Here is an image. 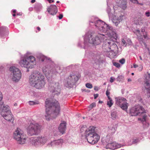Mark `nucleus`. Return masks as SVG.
Segmentation results:
<instances>
[{
    "label": "nucleus",
    "instance_id": "1",
    "mask_svg": "<svg viewBox=\"0 0 150 150\" xmlns=\"http://www.w3.org/2000/svg\"><path fill=\"white\" fill-rule=\"evenodd\" d=\"M46 114L45 117L47 120L50 119L55 118L60 110L59 105L58 101L55 99H47L45 102Z\"/></svg>",
    "mask_w": 150,
    "mask_h": 150
},
{
    "label": "nucleus",
    "instance_id": "2",
    "mask_svg": "<svg viewBox=\"0 0 150 150\" xmlns=\"http://www.w3.org/2000/svg\"><path fill=\"white\" fill-rule=\"evenodd\" d=\"M29 81L31 86L38 89L43 88L45 84L44 76L37 71H34L29 76Z\"/></svg>",
    "mask_w": 150,
    "mask_h": 150
},
{
    "label": "nucleus",
    "instance_id": "3",
    "mask_svg": "<svg viewBox=\"0 0 150 150\" xmlns=\"http://www.w3.org/2000/svg\"><path fill=\"white\" fill-rule=\"evenodd\" d=\"M80 130L81 133L85 132L84 134H85L86 138L89 143L93 144L98 141L100 137L95 132L94 129L91 127L87 129L86 126L84 125L81 127Z\"/></svg>",
    "mask_w": 150,
    "mask_h": 150
},
{
    "label": "nucleus",
    "instance_id": "4",
    "mask_svg": "<svg viewBox=\"0 0 150 150\" xmlns=\"http://www.w3.org/2000/svg\"><path fill=\"white\" fill-rule=\"evenodd\" d=\"M130 112L132 116H141L140 117L138 118V120L143 122V124L144 122H146L147 117L146 111L142 106L139 105H135L130 110Z\"/></svg>",
    "mask_w": 150,
    "mask_h": 150
},
{
    "label": "nucleus",
    "instance_id": "5",
    "mask_svg": "<svg viewBox=\"0 0 150 150\" xmlns=\"http://www.w3.org/2000/svg\"><path fill=\"white\" fill-rule=\"evenodd\" d=\"M95 23V26L98 28L101 32H107L110 35L112 36L114 38L116 39L117 38V34L113 31V28L111 26H110L100 20L96 21Z\"/></svg>",
    "mask_w": 150,
    "mask_h": 150
},
{
    "label": "nucleus",
    "instance_id": "6",
    "mask_svg": "<svg viewBox=\"0 0 150 150\" xmlns=\"http://www.w3.org/2000/svg\"><path fill=\"white\" fill-rule=\"evenodd\" d=\"M19 63L22 67L32 68L33 66L36 64V62L34 57L26 54L22 58Z\"/></svg>",
    "mask_w": 150,
    "mask_h": 150
},
{
    "label": "nucleus",
    "instance_id": "7",
    "mask_svg": "<svg viewBox=\"0 0 150 150\" xmlns=\"http://www.w3.org/2000/svg\"><path fill=\"white\" fill-rule=\"evenodd\" d=\"M104 35L103 34H100L99 36H96L95 37H93L90 34L86 35L84 38V43L86 45L89 43L94 45H98L104 39L103 36Z\"/></svg>",
    "mask_w": 150,
    "mask_h": 150
},
{
    "label": "nucleus",
    "instance_id": "8",
    "mask_svg": "<svg viewBox=\"0 0 150 150\" xmlns=\"http://www.w3.org/2000/svg\"><path fill=\"white\" fill-rule=\"evenodd\" d=\"M13 137L18 144H23L25 143L26 140L25 135L20 129H17L14 132Z\"/></svg>",
    "mask_w": 150,
    "mask_h": 150
},
{
    "label": "nucleus",
    "instance_id": "9",
    "mask_svg": "<svg viewBox=\"0 0 150 150\" xmlns=\"http://www.w3.org/2000/svg\"><path fill=\"white\" fill-rule=\"evenodd\" d=\"M10 72V77L15 82L18 81L21 77V71L14 66L11 67L9 69Z\"/></svg>",
    "mask_w": 150,
    "mask_h": 150
},
{
    "label": "nucleus",
    "instance_id": "10",
    "mask_svg": "<svg viewBox=\"0 0 150 150\" xmlns=\"http://www.w3.org/2000/svg\"><path fill=\"white\" fill-rule=\"evenodd\" d=\"M41 126L37 123H30L27 129V134L30 136L37 135L40 132Z\"/></svg>",
    "mask_w": 150,
    "mask_h": 150
},
{
    "label": "nucleus",
    "instance_id": "11",
    "mask_svg": "<svg viewBox=\"0 0 150 150\" xmlns=\"http://www.w3.org/2000/svg\"><path fill=\"white\" fill-rule=\"evenodd\" d=\"M61 86L59 83L54 81L50 82L48 89L54 95H58L61 93Z\"/></svg>",
    "mask_w": 150,
    "mask_h": 150
},
{
    "label": "nucleus",
    "instance_id": "12",
    "mask_svg": "<svg viewBox=\"0 0 150 150\" xmlns=\"http://www.w3.org/2000/svg\"><path fill=\"white\" fill-rule=\"evenodd\" d=\"M79 79L77 76L73 73L70 74L67 79L66 82L65 84V86L68 88L73 87L77 82Z\"/></svg>",
    "mask_w": 150,
    "mask_h": 150
},
{
    "label": "nucleus",
    "instance_id": "13",
    "mask_svg": "<svg viewBox=\"0 0 150 150\" xmlns=\"http://www.w3.org/2000/svg\"><path fill=\"white\" fill-rule=\"evenodd\" d=\"M115 100L116 105L119 106L122 109L124 110H127L128 104L127 103L125 98L123 97H116Z\"/></svg>",
    "mask_w": 150,
    "mask_h": 150
},
{
    "label": "nucleus",
    "instance_id": "14",
    "mask_svg": "<svg viewBox=\"0 0 150 150\" xmlns=\"http://www.w3.org/2000/svg\"><path fill=\"white\" fill-rule=\"evenodd\" d=\"M47 140L46 137H36L30 141L31 143L35 146H37L41 144H44Z\"/></svg>",
    "mask_w": 150,
    "mask_h": 150
},
{
    "label": "nucleus",
    "instance_id": "15",
    "mask_svg": "<svg viewBox=\"0 0 150 150\" xmlns=\"http://www.w3.org/2000/svg\"><path fill=\"white\" fill-rule=\"evenodd\" d=\"M2 98V94L0 91V108L1 110V116H4L6 113H11V111L9 109V107L8 105L4 104L1 101Z\"/></svg>",
    "mask_w": 150,
    "mask_h": 150
},
{
    "label": "nucleus",
    "instance_id": "16",
    "mask_svg": "<svg viewBox=\"0 0 150 150\" xmlns=\"http://www.w3.org/2000/svg\"><path fill=\"white\" fill-rule=\"evenodd\" d=\"M92 58L94 62L93 63L96 65H99L101 61L100 56L99 54H96L95 52L92 54Z\"/></svg>",
    "mask_w": 150,
    "mask_h": 150
},
{
    "label": "nucleus",
    "instance_id": "17",
    "mask_svg": "<svg viewBox=\"0 0 150 150\" xmlns=\"http://www.w3.org/2000/svg\"><path fill=\"white\" fill-rule=\"evenodd\" d=\"M47 11L50 14L55 15L57 12V8L55 5H51L47 8Z\"/></svg>",
    "mask_w": 150,
    "mask_h": 150
},
{
    "label": "nucleus",
    "instance_id": "18",
    "mask_svg": "<svg viewBox=\"0 0 150 150\" xmlns=\"http://www.w3.org/2000/svg\"><path fill=\"white\" fill-rule=\"evenodd\" d=\"M8 34V29L6 27L3 26L0 28V36L1 37L7 35Z\"/></svg>",
    "mask_w": 150,
    "mask_h": 150
},
{
    "label": "nucleus",
    "instance_id": "19",
    "mask_svg": "<svg viewBox=\"0 0 150 150\" xmlns=\"http://www.w3.org/2000/svg\"><path fill=\"white\" fill-rule=\"evenodd\" d=\"M115 42L112 41L110 40H106L104 43L103 45V47H105V49L110 50V47L112 46L114 44Z\"/></svg>",
    "mask_w": 150,
    "mask_h": 150
},
{
    "label": "nucleus",
    "instance_id": "20",
    "mask_svg": "<svg viewBox=\"0 0 150 150\" xmlns=\"http://www.w3.org/2000/svg\"><path fill=\"white\" fill-rule=\"evenodd\" d=\"M112 139H111L110 135H107L104 139V138H102V142L104 143H106L107 144L106 147L108 146H110V144L112 142Z\"/></svg>",
    "mask_w": 150,
    "mask_h": 150
},
{
    "label": "nucleus",
    "instance_id": "21",
    "mask_svg": "<svg viewBox=\"0 0 150 150\" xmlns=\"http://www.w3.org/2000/svg\"><path fill=\"white\" fill-rule=\"evenodd\" d=\"M121 146V145L120 144H117L115 142H111L110 144V146H108L107 148L114 149L116 148H120Z\"/></svg>",
    "mask_w": 150,
    "mask_h": 150
},
{
    "label": "nucleus",
    "instance_id": "22",
    "mask_svg": "<svg viewBox=\"0 0 150 150\" xmlns=\"http://www.w3.org/2000/svg\"><path fill=\"white\" fill-rule=\"evenodd\" d=\"M37 57L42 62L48 61V62H50L51 61L50 58H48L40 54H38L37 55Z\"/></svg>",
    "mask_w": 150,
    "mask_h": 150
},
{
    "label": "nucleus",
    "instance_id": "23",
    "mask_svg": "<svg viewBox=\"0 0 150 150\" xmlns=\"http://www.w3.org/2000/svg\"><path fill=\"white\" fill-rule=\"evenodd\" d=\"M59 132L63 134L66 129V122L64 121L60 124L59 127L58 128Z\"/></svg>",
    "mask_w": 150,
    "mask_h": 150
},
{
    "label": "nucleus",
    "instance_id": "24",
    "mask_svg": "<svg viewBox=\"0 0 150 150\" xmlns=\"http://www.w3.org/2000/svg\"><path fill=\"white\" fill-rule=\"evenodd\" d=\"M143 16L142 15L140 17H139L137 18H136L135 23L137 25H142L144 23V19L142 17Z\"/></svg>",
    "mask_w": 150,
    "mask_h": 150
},
{
    "label": "nucleus",
    "instance_id": "25",
    "mask_svg": "<svg viewBox=\"0 0 150 150\" xmlns=\"http://www.w3.org/2000/svg\"><path fill=\"white\" fill-rule=\"evenodd\" d=\"M127 1L126 0H119L118 4L120 7L125 10L127 8Z\"/></svg>",
    "mask_w": 150,
    "mask_h": 150
},
{
    "label": "nucleus",
    "instance_id": "26",
    "mask_svg": "<svg viewBox=\"0 0 150 150\" xmlns=\"http://www.w3.org/2000/svg\"><path fill=\"white\" fill-rule=\"evenodd\" d=\"M11 113V112L8 113H7L6 114H5L4 116H2L4 117L5 120L11 122L12 120L13 117V115Z\"/></svg>",
    "mask_w": 150,
    "mask_h": 150
},
{
    "label": "nucleus",
    "instance_id": "27",
    "mask_svg": "<svg viewBox=\"0 0 150 150\" xmlns=\"http://www.w3.org/2000/svg\"><path fill=\"white\" fill-rule=\"evenodd\" d=\"M118 48L116 44L114 43V44L110 47V49L109 50L113 52H116L118 51Z\"/></svg>",
    "mask_w": 150,
    "mask_h": 150
},
{
    "label": "nucleus",
    "instance_id": "28",
    "mask_svg": "<svg viewBox=\"0 0 150 150\" xmlns=\"http://www.w3.org/2000/svg\"><path fill=\"white\" fill-rule=\"evenodd\" d=\"M144 86L145 89L150 92V82H144Z\"/></svg>",
    "mask_w": 150,
    "mask_h": 150
},
{
    "label": "nucleus",
    "instance_id": "29",
    "mask_svg": "<svg viewBox=\"0 0 150 150\" xmlns=\"http://www.w3.org/2000/svg\"><path fill=\"white\" fill-rule=\"evenodd\" d=\"M42 7L41 4H36L35 6V9L37 11H39L40 10Z\"/></svg>",
    "mask_w": 150,
    "mask_h": 150
},
{
    "label": "nucleus",
    "instance_id": "30",
    "mask_svg": "<svg viewBox=\"0 0 150 150\" xmlns=\"http://www.w3.org/2000/svg\"><path fill=\"white\" fill-rule=\"evenodd\" d=\"M108 99L109 100L108 101L107 105L110 108L113 104V101L110 97H108Z\"/></svg>",
    "mask_w": 150,
    "mask_h": 150
},
{
    "label": "nucleus",
    "instance_id": "31",
    "mask_svg": "<svg viewBox=\"0 0 150 150\" xmlns=\"http://www.w3.org/2000/svg\"><path fill=\"white\" fill-rule=\"evenodd\" d=\"M111 116L112 118L114 120L117 117V113L116 111H112L111 113Z\"/></svg>",
    "mask_w": 150,
    "mask_h": 150
},
{
    "label": "nucleus",
    "instance_id": "32",
    "mask_svg": "<svg viewBox=\"0 0 150 150\" xmlns=\"http://www.w3.org/2000/svg\"><path fill=\"white\" fill-rule=\"evenodd\" d=\"M147 75H145L144 82H150V74L147 72Z\"/></svg>",
    "mask_w": 150,
    "mask_h": 150
},
{
    "label": "nucleus",
    "instance_id": "33",
    "mask_svg": "<svg viewBox=\"0 0 150 150\" xmlns=\"http://www.w3.org/2000/svg\"><path fill=\"white\" fill-rule=\"evenodd\" d=\"M107 12L108 14L109 18H112L113 16V14L112 13H111V10L110 8H107Z\"/></svg>",
    "mask_w": 150,
    "mask_h": 150
},
{
    "label": "nucleus",
    "instance_id": "34",
    "mask_svg": "<svg viewBox=\"0 0 150 150\" xmlns=\"http://www.w3.org/2000/svg\"><path fill=\"white\" fill-rule=\"evenodd\" d=\"M29 104L30 105H37L39 104V102L37 101H29Z\"/></svg>",
    "mask_w": 150,
    "mask_h": 150
},
{
    "label": "nucleus",
    "instance_id": "35",
    "mask_svg": "<svg viewBox=\"0 0 150 150\" xmlns=\"http://www.w3.org/2000/svg\"><path fill=\"white\" fill-rule=\"evenodd\" d=\"M54 143L56 145H59L61 144L63 142V140L62 139H59L54 141Z\"/></svg>",
    "mask_w": 150,
    "mask_h": 150
},
{
    "label": "nucleus",
    "instance_id": "36",
    "mask_svg": "<svg viewBox=\"0 0 150 150\" xmlns=\"http://www.w3.org/2000/svg\"><path fill=\"white\" fill-rule=\"evenodd\" d=\"M124 77L122 76H118L117 78V80L119 81H122Z\"/></svg>",
    "mask_w": 150,
    "mask_h": 150
},
{
    "label": "nucleus",
    "instance_id": "37",
    "mask_svg": "<svg viewBox=\"0 0 150 150\" xmlns=\"http://www.w3.org/2000/svg\"><path fill=\"white\" fill-rule=\"evenodd\" d=\"M139 139H133V141L132 142V143L131 144H130L129 145H131L132 144H134L138 142H139Z\"/></svg>",
    "mask_w": 150,
    "mask_h": 150
},
{
    "label": "nucleus",
    "instance_id": "38",
    "mask_svg": "<svg viewBox=\"0 0 150 150\" xmlns=\"http://www.w3.org/2000/svg\"><path fill=\"white\" fill-rule=\"evenodd\" d=\"M86 86L87 88H91L93 87L92 85L91 84L88 83H86Z\"/></svg>",
    "mask_w": 150,
    "mask_h": 150
},
{
    "label": "nucleus",
    "instance_id": "39",
    "mask_svg": "<svg viewBox=\"0 0 150 150\" xmlns=\"http://www.w3.org/2000/svg\"><path fill=\"white\" fill-rule=\"evenodd\" d=\"M113 64L114 66H115L117 68H119L120 67V64L117 62H115L113 63Z\"/></svg>",
    "mask_w": 150,
    "mask_h": 150
},
{
    "label": "nucleus",
    "instance_id": "40",
    "mask_svg": "<svg viewBox=\"0 0 150 150\" xmlns=\"http://www.w3.org/2000/svg\"><path fill=\"white\" fill-rule=\"evenodd\" d=\"M119 62L122 64H123L125 62V59L124 58H122L119 60Z\"/></svg>",
    "mask_w": 150,
    "mask_h": 150
},
{
    "label": "nucleus",
    "instance_id": "41",
    "mask_svg": "<svg viewBox=\"0 0 150 150\" xmlns=\"http://www.w3.org/2000/svg\"><path fill=\"white\" fill-rule=\"evenodd\" d=\"M96 106V103H93L89 106V108H93L95 107Z\"/></svg>",
    "mask_w": 150,
    "mask_h": 150
},
{
    "label": "nucleus",
    "instance_id": "42",
    "mask_svg": "<svg viewBox=\"0 0 150 150\" xmlns=\"http://www.w3.org/2000/svg\"><path fill=\"white\" fill-rule=\"evenodd\" d=\"M54 144H55L54 143V141L53 142H52L50 143L48 145L50 146H52Z\"/></svg>",
    "mask_w": 150,
    "mask_h": 150
},
{
    "label": "nucleus",
    "instance_id": "43",
    "mask_svg": "<svg viewBox=\"0 0 150 150\" xmlns=\"http://www.w3.org/2000/svg\"><path fill=\"white\" fill-rule=\"evenodd\" d=\"M110 94V92H108V91H107L106 92V94L108 98V97H110L109 95Z\"/></svg>",
    "mask_w": 150,
    "mask_h": 150
},
{
    "label": "nucleus",
    "instance_id": "44",
    "mask_svg": "<svg viewBox=\"0 0 150 150\" xmlns=\"http://www.w3.org/2000/svg\"><path fill=\"white\" fill-rule=\"evenodd\" d=\"M145 14L146 16L147 17H149L150 16V12L149 11L146 12L145 13Z\"/></svg>",
    "mask_w": 150,
    "mask_h": 150
},
{
    "label": "nucleus",
    "instance_id": "45",
    "mask_svg": "<svg viewBox=\"0 0 150 150\" xmlns=\"http://www.w3.org/2000/svg\"><path fill=\"white\" fill-rule=\"evenodd\" d=\"M130 1L133 3H137L138 1L137 0H130Z\"/></svg>",
    "mask_w": 150,
    "mask_h": 150
},
{
    "label": "nucleus",
    "instance_id": "46",
    "mask_svg": "<svg viewBox=\"0 0 150 150\" xmlns=\"http://www.w3.org/2000/svg\"><path fill=\"white\" fill-rule=\"evenodd\" d=\"M136 34L137 36H138L139 35L140 31L139 30H136Z\"/></svg>",
    "mask_w": 150,
    "mask_h": 150
},
{
    "label": "nucleus",
    "instance_id": "47",
    "mask_svg": "<svg viewBox=\"0 0 150 150\" xmlns=\"http://www.w3.org/2000/svg\"><path fill=\"white\" fill-rule=\"evenodd\" d=\"M63 17V15L62 14H60L58 16V18L59 19H61Z\"/></svg>",
    "mask_w": 150,
    "mask_h": 150
},
{
    "label": "nucleus",
    "instance_id": "48",
    "mask_svg": "<svg viewBox=\"0 0 150 150\" xmlns=\"http://www.w3.org/2000/svg\"><path fill=\"white\" fill-rule=\"evenodd\" d=\"M144 38L145 39H149V38L148 37L147 35H144Z\"/></svg>",
    "mask_w": 150,
    "mask_h": 150
},
{
    "label": "nucleus",
    "instance_id": "49",
    "mask_svg": "<svg viewBox=\"0 0 150 150\" xmlns=\"http://www.w3.org/2000/svg\"><path fill=\"white\" fill-rule=\"evenodd\" d=\"M122 43H123V44L124 45H125V44H126V41H125V40L124 39H122Z\"/></svg>",
    "mask_w": 150,
    "mask_h": 150
},
{
    "label": "nucleus",
    "instance_id": "50",
    "mask_svg": "<svg viewBox=\"0 0 150 150\" xmlns=\"http://www.w3.org/2000/svg\"><path fill=\"white\" fill-rule=\"evenodd\" d=\"M94 90L96 91H98V88L96 86H95L94 87Z\"/></svg>",
    "mask_w": 150,
    "mask_h": 150
},
{
    "label": "nucleus",
    "instance_id": "51",
    "mask_svg": "<svg viewBox=\"0 0 150 150\" xmlns=\"http://www.w3.org/2000/svg\"><path fill=\"white\" fill-rule=\"evenodd\" d=\"M98 94H95L94 95V98L95 99H96L98 97Z\"/></svg>",
    "mask_w": 150,
    "mask_h": 150
},
{
    "label": "nucleus",
    "instance_id": "52",
    "mask_svg": "<svg viewBox=\"0 0 150 150\" xmlns=\"http://www.w3.org/2000/svg\"><path fill=\"white\" fill-rule=\"evenodd\" d=\"M113 81H114V79H113L112 77H111L110 78V81L111 83H112L113 82Z\"/></svg>",
    "mask_w": 150,
    "mask_h": 150
},
{
    "label": "nucleus",
    "instance_id": "53",
    "mask_svg": "<svg viewBox=\"0 0 150 150\" xmlns=\"http://www.w3.org/2000/svg\"><path fill=\"white\" fill-rule=\"evenodd\" d=\"M142 42L143 43V44L146 48H147V45L146 44V43L145 42H144V41H142Z\"/></svg>",
    "mask_w": 150,
    "mask_h": 150
},
{
    "label": "nucleus",
    "instance_id": "54",
    "mask_svg": "<svg viewBox=\"0 0 150 150\" xmlns=\"http://www.w3.org/2000/svg\"><path fill=\"white\" fill-rule=\"evenodd\" d=\"M137 4L140 5L141 6H143V4L142 3H139L138 1H137Z\"/></svg>",
    "mask_w": 150,
    "mask_h": 150
},
{
    "label": "nucleus",
    "instance_id": "55",
    "mask_svg": "<svg viewBox=\"0 0 150 150\" xmlns=\"http://www.w3.org/2000/svg\"><path fill=\"white\" fill-rule=\"evenodd\" d=\"M133 67L134 68H136L138 67V66L137 65L134 64L133 65Z\"/></svg>",
    "mask_w": 150,
    "mask_h": 150
},
{
    "label": "nucleus",
    "instance_id": "56",
    "mask_svg": "<svg viewBox=\"0 0 150 150\" xmlns=\"http://www.w3.org/2000/svg\"><path fill=\"white\" fill-rule=\"evenodd\" d=\"M142 40L141 41V40L140 41V42H139L140 43L141 45H142V43H143L142 42V41H143L142 38Z\"/></svg>",
    "mask_w": 150,
    "mask_h": 150
},
{
    "label": "nucleus",
    "instance_id": "57",
    "mask_svg": "<svg viewBox=\"0 0 150 150\" xmlns=\"http://www.w3.org/2000/svg\"><path fill=\"white\" fill-rule=\"evenodd\" d=\"M127 81L128 82L131 81H132V79L130 78H129L127 79Z\"/></svg>",
    "mask_w": 150,
    "mask_h": 150
},
{
    "label": "nucleus",
    "instance_id": "58",
    "mask_svg": "<svg viewBox=\"0 0 150 150\" xmlns=\"http://www.w3.org/2000/svg\"><path fill=\"white\" fill-rule=\"evenodd\" d=\"M48 70V69H47H47H46L45 70V69H44L43 70V71H44V72H45V71H47Z\"/></svg>",
    "mask_w": 150,
    "mask_h": 150
},
{
    "label": "nucleus",
    "instance_id": "59",
    "mask_svg": "<svg viewBox=\"0 0 150 150\" xmlns=\"http://www.w3.org/2000/svg\"><path fill=\"white\" fill-rule=\"evenodd\" d=\"M37 29L39 31H40V28L39 27H37Z\"/></svg>",
    "mask_w": 150,
    "mask_h": 150
},
{
    "label": "nucleus",
    "instance_id": "60",
    "mask_svg": "<svg viewBox=\"0 0 150 150\" xmlns=\"http://www.w3.org/2000/svg\"><path fill=\"white\" fill-rule=\"evenodd\" d=\"M35 1V0H31V2L32 3H34Z\"/></svg>",
    "mask_w": 150,
    "mask_h": 150
},
{
    "label": "nucleus",
    "instance_id": "61",
    "mask_svg": "<svg viewBox=\"0 0 150 150\" xmlns=\"http://www.w3.org/2000/svg\"><path fill=\"white\" fill-rule=\"evenodd\" d=\"M145 31V30L144 29H142L141 31L142 32H144Z\"/></svg>",
    "mask_w": 150,
    "mask_h": 150
},
{
    "label": "nucleus",
    "instance_id": "62",
    "mask_svg": "<svg viewBox=\"0 0 150 150\" xmlns=\"http://www.w3.org/2000/svg\"><path fill=\"white\" fill-rule=\"evenodd\" d=\"M81 91L82 92H83L84 91H86V90L85 89H81Z\"/></svg>",
    "mask_w": 150,
    "mask_h": 150
},
{
    "label": "nucleus",
    "instance_id": "63",
    "mask_svg": "<svg viewBox=\"0 0 150 150\" xmlns=\"http://www.w3.org/2000/svg\"><path fill=\"white\" fill-rule=\"evenodd\" d=\"M139 57L140 59L141 60H142V57H141V56H140Z\"/></svg>",
    "mask_w": 150,
    "mask_h": 150
},
{
    "label": "nucleus",
    "instance_id": "64",
    "mask_svg": "<svg viewBox=\"0 0 150 150\" xmlns=\"http://www.w3.org/2000/svg\"><path fill=\"white\" fill-rule=\"evenodd\" d=\"M99 103H103V102L102 101H100V100H99Z\"/></svg>",
    "mask_w": 150,
    "mask_h": 150
}]
</instances>
